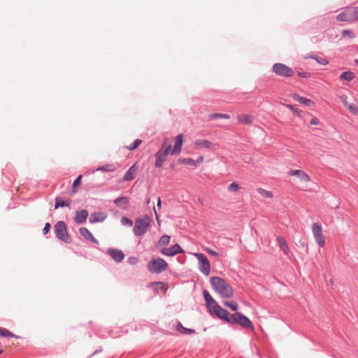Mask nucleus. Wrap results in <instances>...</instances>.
Masks as SVG:
<instances>
[{
  "label": "nucleus",
  "mask_w": 358,
  "mask_h": 358,
  "mask_svg": "<svg viewBox=\"0 0 358 358\" xmlns=\"http://www.w3.org/2000/svg\"><path fill=\"white\" fill-rule=\"evenodd\" d=\"M224 305L234 311L237 310L238 308V304L235 301H226Z\"/></svg>",
  "instance_id": "obj_38"
},
{
  "label": "nucleus",
  "mask_w": 358,
  "mask_h": 358,
  "mask_svg": "<svg viewBox=\"0 0 358 358\" xmlns=\"http://www.w3.org/2000/svg\"><path fill=\"white\" fill-rule=\"evenodd\" d=\"M210 283L213 289L217 292L222 298H230L234 294L232 287L224 279L212 276L210 278Z\"/></svg>",
  "instance_id": "obj_1"
},
{
  "label": "nucleus",
  "mask_w": 358,
  "mask_h": 358,
  "mask_svg": "<svg viewBox=\"0 0 358 358\" xmlns=\"http://www.w3.org/2000/svg\"><path fill=\"white\" fill-rule=\"evenodd\" d=\"M195 146L198 148H210L212 143L208 140H196L194 143Z\"/></svg>",
  "instance_id": "obj_24"
},
{
  "label": "nucleus",
  "mask_w": 358,
  "mask_h": 358,
  "mask_svg": "<svg viewBox=\"0 0 358 358\" xmlns=\"http://www.w3.org/2000/svg\"><path fill=\"white\" fill-rule=\"evenodd\" d=\"M181 162L186 165H189L192 166H197V163H195V160L192 158H184L180 160Z\"/></svg>",
  "instance_id": "obj_35"
},
{
  "label": "nucleus",
  "mask_w": 358,
  "mask_h": 358,
  "mask_svg": "<svg viewBox=\"0 0 358 358\" xmlns=\"http://www.w3.org/2000/svg\"><path fill=\"white\" fill-rule=\"evenodd\" d=\"M106 253L116 262H121L124 258V252L118 249L109 248L106 250Z\"/></svg>",
  "instance_id": "obj_11"
},
{
  "label": "nucleus",
  "mask_w": 358,
  "mask_h": 358,
  "mask_svg": "<svg viewBox=\"0 0 358 358\" xmlns=\"http://www.w3.org/2000/svg\"><path fill=\"white\" fill-rule=\"evenodd\" d=\"M43 234H45V227L43 229Z\"/></svg>",
  "instance_id": "obj_57"
},
{
  "label": "nucleus",
  "mask_w": 358,
  "mask_h": 358,
  "mask_svg": "<svg viewBox=\"0 0 358 358\" xmlns=\"http://www.w3.org/2000/svg\"><path fill=\"white\" fill-rule=\"evenodd\" d=\"M237 120L240 123L243 124H248L252 122V117L249 115L245 114L238 115Z\"/></svg>",
  "instance_id": "obj_25"
},
{
  "label": "nucleus",
  "mask_w": 358,
  "mask_h": 358,
  "mask_svg": "<svg viewBox=\"0 0 358 358\" xmlns=\"http://www.w3.org/2000/svg\"><path fill=\"white\" fill-rule=\"evenodd\" d=\"M88 215L89 213L87 210H77L73 218L74 222L78 224H82L86 222Z\"/></svg>",
  "instance_id": "obj_14"
},
{
  "label": "nucleus",
  "mask_w": 358,
  "mask_h": 358,
  "mask_svg": "<svg viewBox=\"0 0 358 358\" xmlns=\"http://www.w3.org/2000/svg\"><path fill=\"white\" fill-rule=\"evenodd\" d=\"M206 251L211 256L214 257L215 258H217L219 257V253L217 252L216 251L212 250V249H210V248H206Z\"/></svg>",
  "instance_id": "obj_45"
},
{
  "label": "nucleus",
  "mask_w": 358,
  "mask_h": 358,
  "mask_svg": "<svg viewBox=\"0 0 358 358\" xmlns=\"http://www.w3.org/2000/svg\"><path fill=\"white\" fill-rule=\"evenodd\" d=\"M209 117L210 120H215L217 118L229 119L230 116L224 113H214L210 115Z\"/></svg>",
  "instance_id": "obj_32"
},
{
  "label": "nucleus",
  "mask_w": 358,
  "mask_h": 358,
  "mask_svg": "<svg viewBox=\"0 0 358 358\" xmlns=\"http://www.w3.org/2000/svg\"><path fill=\"white\" fill-rule=\"evenodd\" d=\"M357 50H358V47H357Z\"/></svg>",
  "instance_id": "obj_58"
},
{
  "label": "nucleus",
  "mask_w": 358,
  "mask_h": 358,
  "mask_svg": "<svg viewBox=\"0 0 358 358\" xmlns=\"http://www.w3.org/2000/svg\"><path fill=\"white\" fill-rule=\"evenodd\" d=\"M157 206L158 208H161V200L159 198L158 200H157Z\"/></svg>",
  "instance_id": "obj_53"
},
{
  "label": "nucleus",
  "mask_w": 358,
  "mask_h": 358,
  "mask_svg": "<svg viewBox=\"0 0 358 358\" xmlns=\"http://www.w3.org/2000/svg\"><path fill=\"white\" fill-rule=\"evenodd\" d=\"M355 62L356 64H358V58L355 59Z\"/></svg>",
  "instance_id": "obj_55"
},
{
  "label": "nucleus",
  "mask_w": 358,
  "mask_h": 358,
  "mask_svg": "<svg viewBox=\"0 0 358 358\" xmlns=\"http://www.w3.org/2000/svg\"><path fill=\"white\" fill-rule=\"evenodd\" d=\"M70 203L68 201H63L62 199L57 197L55 199V208L57 209L59 207L69 206Z\"/></svg>",
  "instance_id": "obj_29"
},
{
  "label": "nucleus",
  "mask_w": 358,
  "mask_h": 358,
  "mask_svg": "<svg viewBox=\"0 0 358 358\" xmlns=\"http://www.w3.org/2000/svg\"><path fill=\"white\" fill-rule=\"evenodd\" d=\"M3 352V350L0 348V355Z\"/></svg>",
  "instance_id": "obj_56"
},
{
  "label": "nucleus",
  "mask_w": 358,
  "mask_h": 358,
  "mask_svg": "<svg viewBox=\"0 0 358 358\" xmlns=\"http://www.w3.org/2000/svg\"><path fill=\"white\" fill-rule=\"evenodd\" d=\"M215 315L224 320L229 324H236V313L230 314L227 310L223 309L221 306H217V310L215 311Z\"/></svg>",
  "instance_id": "obj_8"
},
{
  "label": "nucleus",
  "mask_w": 358,
  "mask_h": 358,
  "mask_svg": "<svg viewBox=\"0 0 358 358\" xmlns=\"http://www.w3.org/2000/svg\"><path fill=\"white\" fill-rule=\"evenodd\" d=\"M129 202V198L127 196H120L114 200V203L122 210L128 209Z\"/></svg>",
  "instance_id": "obj_19"
},
{
  "label": "nucleus",
  "mask_w": 358,
  "mask_h": 358,
  "mask_svg": "<svg viewBox=\"0 0 358 358\" xmlns=\"http://www.w3.org/2000/svg\"><path fill=\"white\" fill-rule=\"evenodd\" d=\"M298 75L299 77L303 78H308L310 77V73L306 71H299Z\"/></svg>",
  "instance_id": "obj_47"
},
{
  "label": "nucleus",
  "mask_w": 358,
  "mask_h": 358,
  "mask_svg": "<svg viewBox=\"0 0 358 358\" xmlns=\"http://www.w3.org/2000/svg\"><path fill=\"white\" fill-rule=\"evenodd\" d=\"M350 15L351 14L348 9V10L339 13L336 17V20L338 21H341V22H352V18H350Z\"/></svg>",
  "instance_id": "obj_23"
},
{
  "label": "nucleus",
  "mask_w": 358,
  "mask_h": 358,
  "mask_svg": "<svg viewBox=\"0 0 358 358\" xmlns=\"http://www.w3.org/2000/svg\"><path fill=\"white\" fill-rule=\"evenodd\" d=\"M312 231L314 238L316 243L320 248H323L325 245V238L322 234V228L320 224L317 222H314L312 224Z\"/></svg>",
  "instance_id": "obj_7"
},
{
  "label": "nucleus",
  "mask_w": 358,
  "mask_h": 358,
  "mask_svg": "<svg viewBox=\"0 0 358 358\" xmlns=\"http://www.w3.org/2000/svg\"><path fill=\"white\" fill-rule=\"evenodd\" d=\"M272 70L278 76L285 78H290L294 73V71L290 67L282 63L274 64Z\"/></svg>",
  "instance_id": "obj_6"
},
{
  "label": "nucleus",
  "mask_w": 358,
  "mask_h": 358,
  "mask_svg": "<svg viewBox=\"0 0 358 358\" xmlns=\"http://www.w3.org/2000/svg\"><path fill=\"white\" fill-rule=\"evenodd\" d=\"M340 78L341 79L345 80L347 81H351L355 78V75L353 72L345 71V72L342 73Z\"/></svg>",
  "instance_id": "obj_28"
},
{
  "label": "nucleus",
  "mask_w": 358,
  "mask_h": 358,
  "mask_svg": "<svg viewBox=\"0 0 358 358\" xmlns=\"http://www.w3.org/2000/svg\"><path fill=\"white\" fill-rule=\"evenodd\" d=\"M115 170V167L113 164H108L102 166L97 168L96 171L103 172H113Z\"/></svg>",
  "instance_id": "obj_27"
},
{
  "label": "nucleus",
  "mask_w": 358,
  "mask_h": 358,
  "mask_svg": "<svg viewBox=\"0 0 358 358\" xmlns=\"http://www.w3.org/2000/svg\"><path fill=\"white\" fill-rule=\"evenodd\" d=\"M195 256L199 260V271L205 275H208L210 271V265L208 258L201 253H196Z\"/></svg>",
  "instance_id": "obj_9"
},
{
  "label": "nucleus",
  "mask_w": 358,
  "mask_h": 358,
  "mask_svg": "<svg viewBox=\"0 0 358 358\" xmlns=\"http://www.w3.org/2000/svg\"><path fill=\"white\" fill-rule=\"evenodd\" d=\"M137 167L136 164H133L129 169L126 171L123 176L124 181H131L135 178V175L137 172Z\"/></svg>",
  "instance_id": "obj_20"
},
{
  "label": "nucleus",
  "mask_w": 358,
  "mask_h": 358,
  "mask_svg": "<svg viewBox=\"0 0 358 358\" xmlns=\"http://www.w3.org/2000/svg\"><path fill=\"white\" fill-rule=\"evenodd\" d=\"M182 134H178L175 138L174 147L171 149V155H178L180 153L182 145Z\"/></svg>",
  "instance_id": "obj_17"
},
{
  "label": "nucleus",
  "mask_w": 358,
  "mask_h": 358,
  "mask_svg": "<svg viewBox=\"0 0 358 358\" xmlns=\"http://www.w3.org/2000/svg\"><path fill=\"white\" fill-rule=\"evenodd\" d=\"M240 189V187L238 185V183H236V182H232L231 184L229 185V186L228 187V190L231 192H237Z\"/></svg>",
  "instance_id": "obj_40"
},
{
  "label": "nucleus",
  "mask_w": 358,
  "mask_h": 358,
  "mask_svg": "<svg viewBox=\"0 0 358 358\" xmlns=\"http://www.w3.org/2000/svg\"><path fill=\"white\" fill-rule=\"evenodd\" d=\"M171 145H168L166 140H164L162 148L155 153V163L156 168H160L163 166L164 163L166 161L167 157L171 152Z\"/></svg>",
  "instance_id": "obj_3"
},
{
  "label": "nucleus",
  "mask_w": 358,
  "mask_h": 358,
  "mask_svg": "<svg viewBox=\"0 0 358 358\" xmlns=\"http://www.w3.org/2000/svg\"><path fill=\"white\" fill-rule=\"evenodd\" d=\"M310 124H313V125H317V124H319V120L316 117H313L310 120Z\"/></svg>",
  "instance_id": "obj_49"
},
{
  "label": "nucleus",
  "mask_w": 358,
  "mask_h": 358,
  "mask_svg": "<svg viewBox=\"0 0 358 358\" xmlns=\"http://www.w3.org/2000/svg\"><path fill=\"white\" fill-rule=\"evenodd\" d=\"M101 351H102V348H100L99 350H96L93 352L92 355H96V353H98V352H101Z\"/></svg>",
  "instance_id": "obj_52"
},
{
  "label": "nucleus",
  "mask_w": 358,
  "mask_h": 358,
  "mask_svg": "<svg viewBox=\"0 0 358 358\" xmlns=\"http://www.w3.org/2000/svg\"><path fill=\"white\" fill-rule=\"evenodd\" d=\"M348 110L353 115H358V106L355 103H349L346 107Z\"/></svg>",
  "instance_id": "obj_33"
},
{
  "label": "nucleus",
  "mask_w": 358,
  "mask_h": 358,
  "mask_svg": "<svg viewBox=\"0 0 358 358\" xmlns=\"http://www.w3.org/2000/svg\"><path fill=\"white\" fill-rule=\"evenodd\" d=\"M79 232L87 241L92 242L96 245L99 244L98 240L94 237L92 234L86 227H80L79 229Z\"/></svg>",
  "instance_id": "obj_18"
},
{
  "label": "nucleus",
  "mask_w": 358,
  "mask_h": 358,
  "mask_svg": "<svg viewBox=\"0 0 358 358\" xmlns=\"http://www.w3.org/2000/svg\"><path fill=\"white\" fill-rule=\"evenodd\" d=\"M357 10H358V9H357Z\"/></svg>",
  "instance_id": "obj_59"
},
{
  "label": "nucleus",
  "mask_w": 358,
  "mask_h": 358,
  "mask_svg": "<svg viewBox=\"0 0 358 358\" xmlns=\"http://www.w3.org/2000/svg\"><path fill=\"white\" fill-rule=\"evenodd\" d=\"M293 99L296 101L300 103L301 104L306 106H313L315 104L314 101H313L311 99H308L306 97L301 96L296 94L293 95Z\"/></svg>",
  "instance_id": "obj_21"
},
{
  "label": "nucleus",
  "mask_w": 358,
  "mask_h": 358,
  "mask_svg": "<svg viewBox=\"0 0 358 358\" xmlns=\"http://www.w3.org/2000/svg\"><path fill=\"white\" fill-rule=\"evenodd\" d=\"M0 336L2 337H6V338H13L16 337L15 334H13L11 331L9 330L0 327Z\"/></svg>",
  "instance_id": "obj_30"
},
{
  "label": "nucleus",
  "mask_w": 358,
  "mask_h": 358,
  "mask_svg": "<svg viewBox=\"0 0 358 358\" xmlns=\"http://www.w3.org/2000/svg\"><path fill=\"white\" fill-rule=\"evenodd\" d=\"M236 324H238L244 328L253 329V325L250 320L245 315L236 312Z\"/></svg>",
  "instance_id": "obj_12"
},
{
  "label": "nucleus",
  "mask_w": 358,
  "mask_h": 358,
  "mask_svg": "<svg viewBox=\"0 0 358 358\" xmlns=\"http://www.w3.org/2000/svg\"><path fill=\"white\" fill-rule=\"evenodd\" d=\"M286 106H287V108H288L289 110H291L294 113H298V109L296 108L293 105L287 104Z\"/></svg>",
  "instance_id": "obj_48"
},
{
  "label": "nucleus",
  "mask_w": 358,
  "mask_h": 358,
  "mask_svg": "<svg viewBox=\"0 0 358 358\" xmlns=\"http://www.w3.org/2000/svg\"><path fill=\"white\" fill-rule=\"evenodd\" d=\"M315 59L319 64L322 65H327L329 63L328 60L324 57H317Z\"/></svg>",
  "instance_id": "obj_43"
},
{
  "label": "nucleus",
  "mask_w": 358,
  "mask_h": 358,
  "mask_svg": "<svg viewBox=\"0 0 358 358\" xmlns=\"http://www.w3.org/2000/svg\"><path fill=\"white\" fill-rule=\"evenodd\" d=\"M203 157L199 156L197 158L196 161H195V163H197V166H198L200 163H201L203 162Z\"/></svg>",
  "instance_id": "obj_50"
},
{
  "label": "nucleus",
  "mask_w": 358,
  "mask_h": 358,
  "mask_svg": "<svg viewBox=\"0 0 358 358\" xmlns=\"http://www.w3.org/2000/svg\"><path fill=\"white\" fill-rule=\"evenodd\" d=\"M342 36H349L350 38H353L354 37V34L352 32V31L349 30V29H344L342 31Z\"/></svg>",
  "instance_id": "obj_44"
},
{
  "label": "nucleus",
  "mask_w": 358,
  "mask_h": 358,
  "mask_svg": "<svg viewBox=\"0 0 358 358\" xmlns=\"http://www.w3.org/2000/svg\"><path fill=\"white\" fill-rule=\"evenodd\" d=\"M142 143V141L140 139H136L132 143L129 145L127 146V148L129 150H134L136 148L139 146V145Z\"/></svg>",
  "instance_id": "obj_34"
},
{
  "label": "nucleus",
  "mask_w": 358,
  "mask_h": 358,
  "mask_svg": "<svg viewBox=\"0 0 358 358\" xmlns=\"http://www.w3.org/2000/svg\"><path fill=\"white\" fill-rule=\"evenodd\" d=\"M154 211H155V215H156V218L158 219V215L157 214V212L155 210V208H154Z\"/></svg>",
  "instance_id": "obj_54"
},
{
  "label": "nucleus",
  "mask_w": 358,
  "mask_h": 358,
  "mask_svg": "<svg viewBox=\"0 0 358 358\" xmlns=\"http://www.w3.org/2000/svg\"><path fill=\"white\" fill-rule=\"evenodd\" d=\"M257 192L263 197H265V198H272L273 197V194L271 192L267 191L263 188H261V187L258 188Z\"/></svg>",
  "instance_id": "obj_31"
},
{
  "label": "nucleus",
  "mask_w": 358,
  "mask_h": 358,
  "mask_svg": "<svg viewBox=\"0 0 358 358\" xmlns=\"http://www.w3.org/2000/svg\"><path fill=\"white\" fill-rule=\"evenodd\" d=\"M51 227V225L50 223L48 222H46V234L48 232V231L50 230Z\"/></svg>",
  "instance_id": "obj_51"
},
{
  "label": "nucleus",
  "mask_w": 358,
  "mask_h": 358,
  "mask_svg": "<svg viewBox=\"0 0 358 358\" xmlns=\"http://www.w3.org/2000/svg\"><path fill=\"white\" fill-rule=\"evenodd\" d=\"M138 262H139L138 259L136 257H130L128 258V260H127V262L130 265H136L138 263Z\"/></svg>",
  "instance_id": "obj_42"
},
{
  "label": "nucleus",
  "mask_w": 358,
  "mask_h": 358,
  "mask_svg": "<svg viewBox=\"0 0 358 358\" xmlns=\"http://www.w3.org/2000/svg\"><path fill=\"white\" fill-rule=\"evenodd\" d=\"M121 223H122V224L128 226V227H131L133 225L132 220L127 217H122Z\"/></svg>",
  "instance_id": "obj_41"
},
{
  "label": "nucleus",
  "mask_w": 358,
  "mask_h": 358,
  "mask_svg": "<svg viewBox=\"0 0 358 358\" xmlns=\"http://www.w3.org/2000/svg\"><path fill=\"white\" fill-rule=\"evenodd\" d=\"M147 267L151 273H160L168 268V264L164 259L157 257L150 261Z\"/></svg>",
  "instance_id": "obj_5"
},
{
  "label": "nucleus",
  "mask_w": 358,
  "mask_h": 358,
  "mask_svg": "<svg viewBox=\"0 0 358 358\" xmlns=\"http://www.w3.org/2000/svg\"><path fill=\"white\" fill-rule=\"evenodd\" d=\"M82 178V175H79L73 181L72 185L73 192H76L77 191V187L80 185Z\"/></svg>",
  "instance_id": "obj_39"
},
{
  "label": "nucleus",
  "mask_w": 358,
  "mask_h": 358,
  "mask_svg": "<svg viewBox=\"0 0 358 358\" xmlns=\"http://www.w3.org/2000/svg\"><path fill=\"white\" fill-rule=\"evenodd\" d=\"M340 99L342 101L343 104L345 107L348 106L349 103L348 102V96L345 94H343L340 96Z\"/></svg>",
  "instance_id": "obj_46"
},
{
  "label": "nucleus",
  "mask_w": 358,
  "mask_h": 358,
  "mask_svg": "<svg viewBox=\"0 0 358 358\" xmlns=\"http://www.w3.org/2000/svg\"><path fill=\"white\" fill-rule=\"evenodd\" d=\"M107 217V215L103 212H95L90 215L89 222L91 224L103 222Z\"/></svg>",
  "instance_id": "obj_15"
},
{
  "label": "nucleus",
  "mask_w": 358,
  "mask_h": 358,
  "mask_svg": "<svg viewBox=\"0 0 358 358\" xmlns=\"http://www.w3.org/2000/svg\"><path fill=\"white\" fill-rule=\"evenodd\" d=\"M54 231L56 237L61 241L69 243L71 241V236L68 234L66 226L64 222L59 221L54 226Z\"/></svg>",
  "instance_id": "obj_4"
},
{
  "label": "nucleus",
  "mask_w": 358,
  "mask_h": 358,
  "mask_svg": "<svg viewBox=\"0 0 358 358\" xmlns=\"http://www.w3.org/2000/svg\"><path fill=\"white\" fill-rule=\"evenodd\" d=\"M277 242L280 250L283 251L285 255H287L289 252V248L285 238L282 236H278Z\"/></svg>",
  "instance_id": "obj_22"
},
{
  "label": "nucleus",
  "mask_w": 358,
  "mask_h": 358,
  "mask_svg": "<svg viewBox=\"0 0 358 358\" xmlns=\"http://www.w3.org/2000/svg\"><path fill=\"white\" fill-rule=\"evenodd\" d=\"M183 252L182 248L178 244H175L169 248H163L161 250V253L164 255L173 257L176 255L182 253Z\"/></svg>",
  "instance_id": "obj_13"
},
{
  "label": "nucleus",
  "mask_w": 358,
  "mask_h": 358,
  "mask_svg": "<svg viewBox=\"0 0 358 358\" xmlns=\"http://www.w3.org/2000/svg\"><path fill=\"white\" fill-rule=\"evenodd\" d=\"M203 295L206 301L207 309L210 313H213L215 315L217 306H220L206 289L203 291Z\"/></svg>",
  "instance_id": "obj_10"
},
{
  "label": "nucleus",
  "mask_w": 358,
  "mask_h": 358,
  "mask_svg": "<svg viewBox=\"0 0 358 358\" xmlns=\"http://www.w3.org/2000/svg\"><path fill=\"white\" fill-rule=\"evenodd\" d=\"M358 7H355L352 8L348 9L349 12L350 13V18H352V22L357 18H358Z\"/></svg>",
  "instance_id": "obj_37"
},
{
  "label": "nucleus",
  "mask_w": 358,
  "mask_h": 358,
  "mask_svg": "<svg viewBox=\"0 0 358 358\" xmlns=\"http://www.w3.org/2000/svg\"><path fill=\"white\" fill-rule=\"evenodd\" d=\"M176 329L178 331H179L180 332H181L183 334H192L195 333V331L194 329L186 328V327H183L180 322L178 323V324L176 326Z\"/></svg>",
  "instance_id": "obj_26"
},
{
  "label": "nucleus",
  "mask_w": 358,
  "mask_h": 358,
  "mask_svg": "<svg viewBox=\"0 0 358 358\" xmlns=\"http://www.w3.org/2000/svg\"><path fill=\"white\" fill-rule=\"evenodd\" d=\"M152 220L148 215L138 217L134 223L133 231L135 236H141L144 235L151 224Z\"/></svg>",
  "instance_id": "obj_2"
},
{
  "label": "nucleus",
  "mask_w": 358,
  "mask_h": 358,
  "mask_svg": "<svg viewBox=\"0 0 358 358\" xmlns=\"http://www.w3.org/2000/svg\"><path fill=\"white\" fill-rule=\"evenodd\" d=\"M289 175L298 177L301 182H308L310 180L309 176L300 169L291 170Z\"/></svg>",
  "instance_id": "obj_16"
},
{
  "label": "nucleus",
  "mask_w": 358,
  "mask_h": 358,
  "mask_svg": "<svg viewBox=\"0 0 358 358\" xmlns=\"http://www.w3.org/2000/svg\"><path fill=\"white\" fill-rule=\"evenodd\" d=\"M171 236L168 235H163L159 241V245H166L170 242Z\"/></svg>",
  "instance_id": "obj_36"
}]
</instances>
